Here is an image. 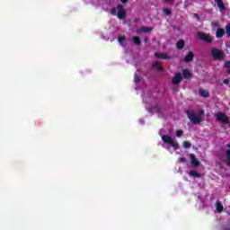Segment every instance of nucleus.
Instances as JSON below:
<instances>
[{
    "label": "nucleus",
    "instance_id": "obj_28",
    "mask_svg": "<svg viewBox=\"0 0 230 230\" xmlns=\"http://www.w3.org/2000/svg\"><path fill=\"white\" fill-rule=\"evenodd\" d=\"M226 35H230V24H227L226 26Z\"/></svg>",
    "mask_w": 230,
    "mask_h": 230
},
{
    "label": "nucleus",
    "instance_id": "obj_20",
    "mask_svg": "<svg viewBox=\"0 0 230 230\" xmlns=\"http://www.w3.org/2000/svg\"><path fill=\"white\" fill-rule=\"evenodd\" d=\"M182 75H183V77L187 79H190L191 77V73L188 69H183Z\"/></svg>",
    "mask_w": 230,
    "mask_h": 230
},
{
    "label": "nucleus",
    "instance_id": "obj_26",
    "mask_svg": "<svg viewBox=\"0 0 230 230\" xmlns=\"http://www.w3.org/2000/svg\"><path fill=\"white\" fill-rule=\"evenodd\" d=\"M134 78H135V84H139V82H141V78L137 75H136Z\"/></svg>",
    "mask_w": 230,
    "mask_h": 230
},
{
    "label": "nucleus",
    "instance_id": "obj_23",
    "mask_svg": "<svg viewBox=\"0 0 230 230\" xmlns=\"http://www.w3.org/2000/svg\"><path fill=\"white\" fill-rule=\"evenodd\" d=\"M223 67H225V69H228L227 73L230 75V61H226Z\"/></svg>",
    "mask_w": 230,
    "mask_h": 230
},
{
    "label": "nucleus",
    "instance_id": "obj_22",
    "mask_svg": "<svg viewBox=\"0 0 230 230\" xmlns=\"http://www.w3.org/2000/svg\"><path fill=\"white\" fill-rule=\"evenodd\" d=\"M133 42L134 44H136L137 46H139V44H141V40L139 37L136 36V37H133Z\"/></svg>",
    "mask_w": 230,
    "mask_h": 230
},
{
    "label": "nucleus",
    "instance_id": "obj_9",
    "mask_svg": "<svg viewBox=\"0 0 230 230\" xmlns=\"http://www.w3.org/2000/svg\"><path fill=\"white\" fill-rule=\"evenodd\" d=\"M193 58H195V54L193 53V51H190L188 55L185 56L184 62L186 64H190V62H191Z\"/></svg>",
    "mask_w": 230,
    "mask_h": 230
},
{
    "label": "nucleus",
    "instance_id": "obj_27",
    "mask_svg": "<svg viewBox=\"0 0 230 230\" xmlns=\"http://www.w3.org/2000/svg\"><path fill=\"white\" fill-rule=\"evenodd\" d=\"M119 42L121 44L122 42H125V36H119L118 39Z\"/></svg>",
    "mask_w": 230,
    "mask_h": 230
},
{
    "label": "nucleus",
    "instance_id": "obj_31",
    "mask_svg": "<svg viewBox=\"0 0 230 230\" xmlns=\"http://www.w3.org/2000/svg\"><path fill=\"white\" fill-rule=\"evenodd\" d=\"M229 78L224 79L223 80V84H225V85H229Z\"/></svg>",
    "mask_w": 230,
    "mask_h": 230
},
{
    "label": "nucleus",
    "instance_id": "obj_8",
    "mask_svg": "<svg viewBox=\"0 0 230 230\" xmlns=\"http://www.w3.org/2000/svg\"><path fill=\"white\" fill-rule=\"evenodd\" d=\"M190 163L194 168L200 166V161L197 159V156H195L194 154H190Z\"/></svg>",
    "mask_w": 230,
    "mask_h": 230
},
{
    "label": "nucleus",
    "instance_id": "obj_19",
    "mask_svg": "<svg viewBox=\"0 0 230 230\" xmlns=\"http://www.w3.org/2000/svg\"><path fill=\"white\" fill-rule=\"evenodd\" d=\"M189 175L190 177H197L198 179H200V177H202V174L199 173L197 171H190Z\"/></svg>",
    "mask_w": 230,
    "mask_h": 230
},
{
    "label": "nucleus",
    "instance_id": "obj_33",
    "mask_svg": "<svg viewBox=\"0 0 230 230\" xmlns=\"http://www.w3.org/2000/svg\"><path fill=\"white\" fill-rule=\"evenodd\" d=\"M194 17H197V19H200V16H199L198 13H194Z\"/></svg>",
    "mask_w": 230,
    "mask_h": 230
},
{
    "label": "nucleus",
    "instance_id": "obj_10",
    "mask_svg": "<svg viewBox=\"0 0 230 230\" xmlns=\"http://www.w3.org/2000/svg\"><path fill=\"white\" fill-rule=\"evenodd\" d=\"M152 31L151 27H142L137 30V34L141 35V33H150Z\"/></svg>",
    "mask_w": 230,
    "mask_h": 230
},
{
    "label": "nucleus",
    "instance_id": "obj_24",
    "mask_svg": "<svg viewBox=\"0 0 230 230\" xmlns=\"http://www.w3.org/2000/svg\"><path fill=\"white\" fill-rule=\"evenodd\" d=\"M183 148H185V149L191 148V143H190L189 141H184Z\"/></svg>",
    "mask_w": 230,
    "mask_h": 230
},
{
    "label": "nucleus",
    "instance_id": "obj_18",
    "mask_svg": "<svg viewBox=\"0 0 230 230\" xmlns=\"http://www.w3.org/2000/svg\"><path fill=\"white\" fill-rule=\"evenodd\" d=\"M152 67L154 69H157L158 71H163V68L161 67V63H159V61L153 62Z\"/></svg>",
    "mask_w": 230,
    "mask_h": 230
},
{
    "label": "nucleus",
    "instance_id": "obj_29",
    "mask_svg": "<svg viewBox=\"0 0 230 230\" xmlns=\"http://www.w3.org/2000/svg\"><path fill=\"white\" fill-rule=\"evenodd\" d=\"M164 13H165V15H170V13H172V10H170V9H164Z\"/></svg>",
    "mask_w": 230,
    "mask_h": 230
},
{
    "label": "nucleus",
    "instance_id": "obj_15",
    "mask_svg": "<svg viewBox=\"0 0 230 230\" xmlns=\"http://www.w3.org/2000/svg\"><path fill=\"white\" fill-rule=\"evenodd\" d=\"M150 112L153 114H159L161 112V107L155 105L150 108Z\"/></svg>",
    "mask_w": 230,
    "mask_h": 230
},
{
    "label": "nucleus",
    "instance_id": "obj_12",
    "mask_svg": "<svg viewBox=\"0 0 230 230\" xmlns=\"http://www.w3.org/2000/svg\"><path fill=\"white\" fill-rule=\"evenodd\" d=\"M224 35H226V30L222 29V28H218L216 32L217 39H222V37H224Z\"/></svg>",
    "mask_w": 230,
    "mask_h": 230
},
{
    "label": "nucleus",
    "instance_id": "obj_13",
    "mask_svg": "<svg viewBox=\"0 0 230 230\" xmlns=\"http://www.w3.org/2000/svg\"><path fill=\"white\" fill-rule=\"evenodd\" d=\"M216 209L217 213H222V211H224V205H222V202L220 200H217Z\"/></svg>",
    "mask_w": 230,
    "mask_h": 230
},
{
    "label": "nucleus",
    "instance_id": "obj_36",
    "mask_svg": "<svg viewBox=\"0 0 230 230\" xmlns=\"http://www.w3.org/2000/svg\"><path fill=\"white\" fill-rule=\"evenodd\" d=\"M228 148H230V144L227 145Z\"/></svg>",
    "mask_w": 230,
    "mask_h": 230
},
{
    "label": "nucleus",
    "instance_id": "obj_35",
    "mask_svg": "<svg viewBox=\"0 0 230 230\" xmlns=\"http://www.w3.org/2000/svg\"><path fill=\"white\" fill-rule=\"evenodd\" d=\"M225 230H230V227H228V228H225Z\"/></svg>",
    "mask_w": 230,
    "mask_h": 230
},
{
    "label": "nucleus",
    "instance_id": "obj_4",
    "mask_svg": "<svg viewBox=\"0 0 230 230\" xmlns=\"http://www.w3.org/2000/svg\"><path fill=\"white\" fill-rule=\"evenodd\" d=\"M162 140L164 141V143H168L169 145H171V146H172V148H174V150H179V144L176 143L175 140H173L172 137H170L168 135H163Z\"/></svg>",
    "mask_w": 230,
    "mask_h": 230
},
{
    "label": "nucleus",
    "instance_id": "obj_11",
    "mask_svg": "<svg viewBox=\"0 0 230 230\" xmlns=\"http://www.w3.org/2000/svg\"><path fill=\"white\" fill-rule=\"evenodd\" d=\"M215 1L220 12H224V10H226V4H224V0H215Z\"/></svg>",
    "mask_w": 230,
    "mask_h": 230
},
{
    "label": "nucleus",
    "instance_id": "obj_30",
    "mask_svg": "<svg viewBox=\"0 0 230 230\" xmlns=\"http://www.w3.org/2000/svg\"><path fill=\"white\" fill-rule=\"evenodd\" d=\"M178 162H179V163H186V158H185V157H180V158L178 159Z\"/></svg>",
    "mask_w": 230,
    "mask_h": 230
},
{
    "label": "nucleus",
    "instance_id": "obj_21",
    "mask_svg": "<svg viewBox=\"0 0 230 230\" xmlns=\"http://www.w3.org/2000/svg\"><path fill=\"white\" fill-rule=\"evenodd\" d=\"M226 165L230 166V150H226Z\"/></svg>",
    "mask_w": 230,
    "mask_h": 230
},
{
    "label": "nucleus",
    "instance_id": "obj_2",
    "mask_svg": "<svg viewBox=\"0 0 230 230\" xmlns=\"http://www.w3.org/2000/svg\"><path fill=\"white\" fill-rule=\"evenodd\" d=\"M210 55L216 62H222L223 60H226V52L224 50L213 48L211 49Z\"/></svg>",
    "mask_w": 230,
    "mask_h": 230
},
{
    "label": "nucleus",
    "instance_id": "obj_17",
    "mask_svg": "<svg viewBox=\"0 0 230 230\" xmlns=\"http://www.w3.org/2000/svg\"><path fill=\"white\" fill-rule=\"evenodd\" d=\"M199 93L203 98H209V92H208L207 90L199 89Z\"/></svg>",
    "mask_w": 230,
    "mask_h": 230
},
{
    "label": "nucleus",
    "instance_id": "obj_1",
    "mask_svg": "<svg viewBox=\"0 0 230 230\" xmlns=\"http://www.w3.org/2000/svg\"><path fill=\"white\" fill-rule=\"evenodd\" d=\"M185 113L187 114V117L190 119V123H192V125H200V123H202V114L200 113V111L186 110Z\"/></svg>",
    "mask_w": 230,
    "mask_h": 230
},
{
    "label": "nucleus",
    "instance_id": "obj_5",
    "mask_svg": "<svg viewBox=\"0 0 230 230\" xmlns=\"http://www.w3.org/2000/svg\"><path fill=\"white\" fill-rule=\"evenodd\" d=\"M216 119L217 121H220L221 123H224L225 125H226V123H229V117L224 112H217L216 114Z\"/></svg>",
    "mask_w": 230,
    "mask_h": 230
},
{
    "label": "nucleus",
    "instance_id": "obj_7",
    "mask_svg": "<svg viewBox=\"0 0 230 230\" xmlns=\"http://www.w3.org/2000/svg\"><path fill=\"white\" fill-rule=\"evenodd\" d=\"M172 82L173 85H179V84L182 82V75H181V73H176L175 75L172 77Z\"/></svg>",
    "mask_w": 230,
    "mask_h": 230
},
{
    "label": "nucleus",
    "instance_id": "obj_34",
    "mask_svg": "<svg viewBox=\"0 0 230 230\" xmlns=\"http://www.w3.org/2000/svg\"><path fill=\"white\" fill-rule=\"evenodd\" d=\"M226 125H229V127H230V121L228 120V122H226Z\"/></svg>",
    "mask_w": 230,
    "mask_h": 230
},
{
    "label": "nucleus",
    "instance_id": "obj_14",
    "mask_svg": "<svg viewBox=\"0 0 230 230\" xmlns=\"http://www.w3.org/2000/svg\"><path fill=\"white\" fill-rule=\"evenodd\" d=\"M184 46H186V41H184V40H180L176 43L177 49H184Z\"/></svg>",
    "mask_w": 230,
    "mask_h": 230
},
{
    "label": "nucleus",
    "instance_id": "obj_6",
    "mask_svg": "<svg viewBox=\"0 0 230 230\" xmlns=\"http://www.w3.org/2000/svg\"><path fill=\"white\" fill-rule=\"evenodd\" d=\"M198 38L200 40H203V42H207L208 44H211V42H213V38H211V35L206 34L204 32H198Z\"/></svg>",
    "mask_w": 230,
    "mask_h": 230
},
{
    "label": "nucleus",
    "instance_id": "obj_32",
    "mask_svg": "<svg viewBox=\"0 0 230 230\" xmlns=\"http://www.w3.org/2000/svg\"><path fill=\"white\" fill-rule=\"evenodd\" d=\"M123 4H127L128 3V0H120Z\"/></svg>",
    "mask_w": 230,
    "mask_h": 230
},
{
    "label": "nucleus",
    "instance_id": "obj_3",
    "mask_svg": "<svg viewBox=\"0 0 230 230\" xmlns=\"http://www.w3.org/2000/svg\"><path fill=\"white\" fill-rule=\"evenodd\" d=\"M111 15H116L117 13L118 19L120 20L126 19L127 17V11L125 10V8H123V5L121 4L117 5V8H111Z\"/></svg>",
    "mask_w": 230,
    "mask_h": 230
},
{
    "label": "nucleus",
    "instance_id": "obj_16",
    "mask_svg": "<svg viewBox=\"0 0 230 230\" xmlns=\"http://www.w3.org/2000/svg\"><path fill=\"white\" fill-rule=\"evenodd\" d=\"M155 57H156V58H163L164 60H168V58H170V57L166 53H163L159 55V53L155 52Z\"/></svg>",
    "mask_w": 230,
    "mask_h": 230
},
{
    "label": "nucleus",
    "instance_id": "obj_25",
    "mask_svg": "<svg viewBox=\"0 0 230 230\" xmlns=\"http://www.w3.org/2000/svg\"><path fill=\"white\" fill-rule=\"evenodd\" d=\"M182 134H184V132L182 131V129H179V130L176 131V137H182Z\"/></svg>",
    "mask_w": 230,
    "mask_h": 230
}]
</instances>
